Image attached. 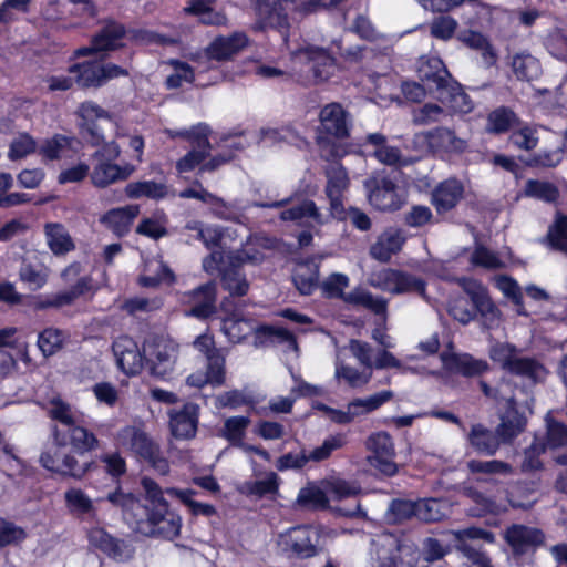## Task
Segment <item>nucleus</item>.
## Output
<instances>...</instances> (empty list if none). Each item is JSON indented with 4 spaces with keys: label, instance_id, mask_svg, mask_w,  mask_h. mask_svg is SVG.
I'll return each mask as SVG.
<instances>
[{
    "label": "nucleus",
    "instance_id": "44",
    "mask_svg": "<svg viewBox=\"0 0 567 567\" xmlns=\"http://www.w3.org/2000/svg\"><path fill=\"white\" fill-rule=\"evenodd\" d=\"M78 114L83 121V128L92 135V142L99 143L102 140V134L95 130L94 122L110 118L109 113L93 102H84L80 105Z\"/></svg>",
    "mask_w": 567,
    "mask_h": 567
},
{
    "label": "nucleus",
    "instance_id": "38",
    "mask_svg": "<svg viewBox=\"0 0 567 567\" xmlns=\"http://www.w3.org/2000/svg\"><path fill=\"white\" fill-rule=\"evenodd\" d=\"M330 498L323 486V480L320 482H310L300 488L297 496V504L310 509H326L329 507Z\"/></svg>",
    "mask_w": 567,
    "mask_h": 567
},
{
    "label": "nucleus",
    "instance_id": "35",
    "mask_svg": "<svg viewBox=\"0 0 567 567\" xmlns=\"http://www.w3.org/2000/svg\"><path fill=\"white\" fill-rule=\"evenodd\" d=\"M543 539L544 536L540 530L523 525H514L506 532L507 543L519 554L526 553L542 544Z\"/></svg>",
    "mask_w": 567,
    "mask_h": 567
},
{
    "label": "nucleus",
    "instance_id": "4",
    "mask_svg": "<svg viewBox=\"0 0 567 567\" xmlns=\"http://www.w3.org/2000/svg\"><path fill=\"white\" fill-rule=\"evenodd\" d=\"M115 444L124 452L147 462L159 474L169 471L167 460L161 454L158 445L137 425H125L115 435Z\"/></svg>",
    "mask_w": 567,
    "mask_h": 567
},
{
    "label": "nucleus",
    "instance_id": "29",
    "mask_svg": "<svg viewBox=\"0 0 567 567\" xmlns=\"http://www.w3.org/2000/svg\"><path fill=\"white\" fill-rule=\"evenodd\" d=\"M216 288L214 284H206L187 295L186 303L190 306L188 316L199 319L209 317L215 311Z\"/></svg>",
    "mask_w": 567,
    "mask_h": 567
},
{
    "label": "nucleus",
    "instance_id": "49",
    "mask_svg": "<svg viewBox=\"0 0 567 567\" xmlns=\"http://www.w3.org/2000/svg\"><path fill=\"white\" fill-rule=\"evenodd\" d=\"M512 69L520 80H534L540 74V65L537 59L528 53H518L513 56Z\"/></svg>",
    "mask_w": 567,
    "mask_h": 567
},
{
    "label": "nucleus",
    "instance_id": "30",
    "mask_svg": "<svg viewBox=\"0 0 567 567\" xmlns=\"http://www.w3.org/2000/svg\"><path fill=\"white\" fill-rule=\"evenodd\" d=\"M124 35V29L116 23H109L102 31L93 38L90 47H83L75 51L76 56H83L93 52L115 50Z\"/></svg>",
    "mask_w": 567,
    "mask_h": 567
},
{
    "label": "nucleus",
    "instance_id": "16",
    "mask_svg": "<svg viewBox=\"0 0 567 567\" xmlns=\"http://www.w3.org/2000/svg\"><path fill=\"white\" fill-rule=\"evenodd\" d=\"M369 202L380 210L399 209L404 202L403 192L389 178L367 183Z\"/></svg>",
    "mask_w": 567,
    "mask_h": 567
},
{
    "label": "nucleus",
    "instance_id": "18",
    "mask_svg": "<svg viewBox=\"0 0 567 567\" xmlns=\"http://www.w3.org/2000/svg\"><path fill=\"white\" fill-rule=\"evenodd\" d=\"M113 353L117 367L126 375L140 373L145 364L144 350L141 351L137 343L127 336H121L113 342Z\"/></svg>",
    "mask_w": 567,
    "mask_h": 567
},
{
    "label": "nucleus",
    "instance_id": "34",
    "mask_svg": "<svg viewBox=\"0 0 567 567\" xmlns=\"http://www.w3.org/2000/svg\"><path fill=\"white\" fill-rule=\"evenodd\" d=\"M43 231L47 245L54 256H64L75 249V243L64 225L48 223Z\"/></svg>",
    "mask_w": 567,
    "mask_h": 567
},
{
    "label": "nucleus",
    "instance_id": "59",
    "mask_svg": "<svg viewBox=\"0 0 567 567\" xmlns=\"http://www.w3.org/2000/svg\"><path fill=\"white\" fill-rule=\"evenodd\" d=\"M49 415L64 425H73L80 421V414L60 398H53L49 403Z\"/></svg>",
    "mask_w": 567,
    "mask_h": 567
},
{
    "label": "nucleus",
    "instance_id": "33",
    "mask_svg": "<svg viewBox=\"0 0 567 567\" xmlns=\"http://www.w3.org/2000/svg\"><path fill=\"white\" fill-rule=\"evenodd\" d=\"M463 185L457 179H446L442 182L432 194V204L437 213H445L460 202L463 196Z\"/></svg>",
    "mask_w": 567,
    "mask_h": 567
},
{
    "label": "nucleus",
    "instance_id": "21",
    "mask_svg": "<svg viewBox=\"0 0 567 567\" xmlns=\"http://www.w3.org/2000/svg\"><path fill=\"white\" fill-rule=\"evenodd\" d=\"M447 535L453 536L456 540L460 542L457 549L464 554V556L468 559V561H471L473 566L492 567L489 558L484 553L467 546L465 543L466 539H484L488 543H493L494 536L492 533L481 528L470 527L457 532H451Z\"/></svg>",
    "mask_w": 567,
    "mask_h": 567
},
{
    "label": "nucleus",
    "instance_id": "8",
    "mask_svg": "<svg viewBox=\"0 0 567 567\" xmlns=\"http://www.w3.org/2000/svg\"><path fill=\"white\" fill-rule=\"evenodd\" d=\"M178 355V346L171 339L155 337L144 342V359L150 373L159 379L172 374Z\"/></svg>",
    "mask_w": 567,
    "mask_h": 567
},
{
    "label": "nucleus",
    "instance_id": "28",
    "mask_svg": "<svg viewBox=\"0 0 567 567\" xmlns=\"http://www.w3.org/2000/svg\"><path fill=\"white\" fill-rule=\"evenodd\" d=\"M175 275L159 256L144 259L143 270L140 276V284L143 287H157L158 285H172Z\"/></svg>",
    "mask_w": 567,
    "mask_h": 567
},
{
    "label": "nucleus",
    "instance_id": "15",
    "mask_svg": "<svg viewBox=\"0 0 567 567\" xmlns=\"http://www.w3.org/2000/svg\"><path fill=\"white\" fill-rule=\"evenodd\" d=\"M40 463L48 471L63 476L80 478L85 472L74 456L65 452V446L55 443L54 439L53 444L41 454Z\"/></svg>",
    "mask_w": 567,
    "mask_h": 567
},
{
    "label": "nucleus",
    "instance_id": "37",
    "mask_svg": "<svg viewBox=\"0 0 567 567\" xmlns=\"http://www.w3.org/2000/svg\"><path fill=\"white\" fill-rule=\"evenodd\" d=\"M269 247V240L265 237L252 236L247 239L240 250L229 251L226 254V259L230 264L235 260L237 264L252 262L257 264L265 257L262 249Z\"/></svg>",
    "mask_w": 567,
    "mask_h": 567
},
{
    "label": "nucleus",
    "instance_id": "17",
    "mask_svg": "<svg viewBox=\"0 0 567 567\" xmlns=\"http://www.w3.org/2000/svg\"><path fill=\"white\" fill-rule=\"evenodd\" d=\"M291 60L295 63H309L317 81L328 80L337 66L333 58L323 49L318 47H306L291 52Z\"/></svg>",
    "mask_w": 567,
    "mask_h": 567
},
{
    "label": "nucleus",
    "instance_id": "6",
    "mask_svg": "<svg viewBox=\"0 0 567 567\" xmlns=\"http://www.w3.org/2000/svg\"><path fill=\"white\" fill-rule=\"evenodd\" d=\"M348 286V276L334 272L322 281L321 289L327 297L342 298L348 303L362 306L374 313L386 312V301L384 299L374 297L371 292L363 289H354L349 293H344V289Z\"/></svg>",
    "mask_w": 567,
    "mask_h": 567
},
{
    "label": "nucleus",
    "instance_id": "57",
    "mask_svg": "<svg viewBox=\"0 0 567 567\" xmlns=\"http://www.w3.org/2000/svg\"><path fill=\"white\" fill-rule=\"evenodd\" d=\"M452 530H450L451 533ZM449 532L443 533V537L445 540L441 542L436 538L429 537L423 542V556L427 561H435L444 557L451 549L450 542H456V546L460 545V542L456 540L453 536L447 535Z\"/></svg>",
    "mask_w": 567,
    "mask_h": 567
},
{
    "label": "nucleus",
    "instance_id": "47",
    "mask_svg": "<svg viewBox=\"0 0 567 567\" xmlns=\"http://www.w3.org/2000/svg\"><path fill=\"white\" fill-rule=\"evenodd\" d=\"M367 142L374 147L373 155L386 165L401 164L400 151L386 144V138L380 133L369 134Z\"/></svg>",
    "mask_w": 567,
    "mask_h": 567
},
{
    "label": "nucleus",
    "instance_id": "27",
    "mask_svg": "<svg viewBox=\"0 0 567 567\" xmlns=\"http://www.w3.org/2000/svg\"><path fill=\"white\" fill-rule=\"evenodd\" d=\"M140 213L137 205H127L113 208L100 217V223L110 229L114 235L125 236Z\"/></svg>",
    "mask_w": 567,
    "mask_h": 567
},
{
    "label": "nucleus",
    "instance_id": "31",
    "mask_svg": "<svg viewBox=\"0 0 567 567\" xmlns=\"http://www.w3.org/2000/svg\"><path fill=\"white\" fill-rule=\"evenodd\" d=\"M403 243L404 237L399 229H385L370 247V255L381 262H386L392 255L401 250Z\"/></svg>",
    "mask_w": 567,
    "mask_h": 567
},
{
    "label": "nucleus",
    "instance_id": "63",
    "mask_svg": "<svg viewBox=\"0 0 567 567\" xmlns=\"http://www.w3.org/2000/svg\"><path fill=\"white\" fill-rule=\"evenodd\" d=\"M136 231L152 239H158L166 235V218L164 215L143 218Z\"/></svg>",
    "mask_w": 567,
    "mask_h": 567
},
{
    "label": "nucleus",
    "instance_id": "50",
    "mask_svg": "<svg viewBox=\"0 0 567 567\" xmlns=\"http://www.w3.org/2000/svg\"><path fill=\"white\" fill-rule=\"evenodd\" d=\"M125 193L130 198L148 197L158 199L166 195V187L164 184L153 181L134 182L126 185Z\"/></svg>",
    "mask_w": 567,
    "mask_h": 567
},
{
    "label": "nucleus",
    "instance_id": "51",
    "mask_svg": "<svg viewBox=\"0 0 567 567\" xmlns=\"http://www.w3.org/2000/svg\"><path fill=\"white\" fill-rule=\"evenodd\" d=\"M65 506L75 515L94 514L93 501L80 488H70L64 494Z\"/></svg>",
    "mask_w": 567,
    "mask_h": 567
},
{
    "label": "nucleus",
    "instance_id": "62",
    "mask_svg": "<svg viewBox=\"0 0 567 567\" xmlns=\"http://www.w3.org/2000/svg\"><path fill=\"white\" fill-rule=\"evenodd\" d=\"M27 538V532L3 517H0V547L18 545Z\"/></svg>",
    "mask_w": 567,
    "mask_h": 567
},
{
    "label": "nucleus",
    "instance_id": "56",
    "mask_svg": "<svg viewBox=\"0 0 567 567\" xmlns=\"http://www.w3.org/2000/svg\"><path fill=\"white\" fill-rule=\"evenodd\" d=\"M447 512L446 503L437 498L420 499L416 502V517L424 522L442 519Z\"/></svg>",
    "mask_w": 567,
    "mask_h": 567
},
{
    "label": "nucleus",
    "instance_id": "23",
    "mask_svg": "<svg viewBox=\"0 0 567 567\" xmlns=\"http://www.w3.org/2000/svg\"><path fill=\"white\" fill-rule=\"evenodd\" d=\"M441 360L444 369L452 373H460L464 377H475L484 373L488 364L484 360L475 359L470 354H456L443 352Z\"/></svg>",
    "mask_w": 567,
    "mask_h": 567
},
{
    "label": "nucleus",
    "instance_id": "25",
    "mask_svg": "<svg viewBox=\"0 0 567 567\" xmlns=\"http://www.w3.org/2000/svg\"><path fill=\"white\" fill-rule=\"evenodd\" d=\"M178 196L181 198H195L208 204L213 213L223 219H235L238 213L234 205L225 203L221 198L216 197L206 190L199 183L195 186L182 190Z\"/></svg>",
    "mask_w": 567,
    "mask_h": 567
},
{
    "label": "nucleus",
    "instance_id": "2",
    "mask_svg": "<svg viewBox=\"0 0 567 567\" xmlns=\"http://www.w3.org/2000/svg\"><path fill=\"white\" fill-rule=\"evenodd\" d=\"M326 195L330 202V213L323 214L312 200H303L281 212V219L295 221L300 226L318 228L327 224L330 218L344 220L346 208L342 203L343 193L348 189L349 177L347 171L340 165H332L327 169Z\"/></svg>",
    "mask_w": 567,
    "mask_h": 567
},
{
    "label": "nucleus",
    "instance_id": "22",
    "mask_svg": "<svg viewBox=\"0 0 567 567\" xmlns=\"http://www.w3.org/2000/svg\"><path fill=\"white\" fill-rule=\"evenodd\" d=\"M55 443L60 445L71 446L78 453L90 452L97 447L96 436L83 426L75 424L68 425L66 430L55 427L53 430Z\"/></svg>",
    "mask_w": 567,
    "mask_h": 567
},
{
    "label": "nucleus",
    "instance_id": "58",
    "mask_svg": "<svg viewBox=\"0 0 567 567\" xmlns=\"http://www.w3.org/2000/svg\"><path fill=\"white\" fill-rule=\"evenodd\" d=\"M166 494L177 497L182 503H184L194 515H204L210 516L215 514V508L205 503H199L193 499L195 495V491L193 489H178V488H167L165 491Z\"/></svg>",
    "mask_w": 567,
    "mask_h": 567
},
{
    "label": "nucleus",
    "instance_id": "14",
    "mask_svg": "<svg viewBox=\"0 0 567 567\" xmlns=\"http://www.w3.org/2000/svg\"><path fill=\"white\" fill-rule=\"evenodd\" d=\"M286 0H256L255 11L258 18V28L277 29L288 47V30L290 28L289 19L285 10Z\"/></svg>",
    "mask_w": 567,
    "mask_h": 567
},
{
    "label": "nucleus",
    "instance_id": "13",
    "mask_svg": "<svg viewBox=\"0 0 567 567\" xmlns=\"http://www.w3.org/2000/svg\"><path fill=\"white\" fill-rule=\"evenodd\" d=\"M318 539L319 533L317 529L310 526H297L281 533L278 537V544L285 551L299 557H310L316 554Z\"/></svg>",
    "mask_w": 567,
    "mask_h": 567
},
{
    "label": "nucleus",
    "instance_id": "41",
    "mask_svg": "<svg viewBox=\"0 0 567 567\" xmlns=\"http://www.w3.org/2000/svg\"><path fill=\"white\" fill-rule=\"evenodd\" d=\"M319 267L312 261L300 262L296 266L293 282L302 295H310L318 286Z\"/></svg>",
    "mask_w": 567,
    "mask_h": 567
},
{
    "label": "nucleus",
    "instance_id": "1",
    "mask_svg": "<svg viewBox=\"0 0 567 567\" xmlns=\"http://www.w3.org/2000/svg\"><path fill=\"white\" fill-rule=\"evenodd\" d=\"M145 492L146 505L142 506L132 493L116 489L107 495V501L123 511L125 519L135 524L137 532L173 539L179 535L182 519L168 508L163 489L156 482L144 477L141 482Z\"/></svg>",
    "mask_w": 567,
    "mask_h": 567
},
{
    "label": "nucleus",
    "instance_id": "12",
    "mask_svg": "<svg viewBox=\"0 0 567 567\" xmlns=\"http://www.w3.org/2000/svg\"><path fill=\"white\" fill-rule=\"evenodd\" d=\"M225 257L226 255L224 251L214 250L209 257L204 259L203 268L209 274L219 271L221 274L223 286L230 292V295H246L249 288V284L245 276L237 268L239 264H237L235 260H233V264H230L227 260L230 266V268H227Z\"/></svg>",
    "mask_w": 567,
    "mask_h": 567
},
{
    "label": "nucleus",
    "instance_id": "43",
    "mask_svg": "<svg viewBox=\"0 0 567 567\" xmlns=\"http://www.w3.org/2000/svg\"><path fill=\"white\" fill-rule=\"evenodd\" d=\"M334 368V378L339 382H344L351 388H360L368 384L372 378V371H369L363 368V370H358L349 364H346L343 361L339 359L336 360Z\"/></svg>",
    "mask_w": 567,
    "mask_h": 567
},
{
    "label": "nucleus",
    "instance_id": "11",
    "mask_svg": "<svg viewBox=\"0 0 567 567\" xmlns=\"http://www.w3.org/2000/svg\"><path fill=\"white\" fill-rule=\"evenodd\" d=\"M413 146L422 154L430 152L462 153L467 148V142L450 128L437 127L415 134Z\"/></svg>",
    "mask_w": 567,
    "mask_h": 567
},
{
    "label": "nucleus",
    "instance_id": "7",
    "mask_svg": "<svg viewBox=\"0 0 567 567\" xmlns=\"http://www.w3.org/2000/svg\"><path fill=\"white\" fill-rule=\"evenodd\" d=\"M524 425L525 421L520 416H516L513 421L508 416L503 417L501 425L497 427V434H494L483 425L476 424L471 429L468 441L477 452L493 455L499 447V437L503 441H508L520 433Z\"/></svg>",
    "mask_w": 567,
    "mask_h": 567
},
{
    "label": "nucleus",
    "instance_id": "52",
    "mask_svg": "<svg viewBox=\"0 0 567 567\" xmlns=\"http://www.w3.org/2000/svg\"><path fill=\"white\" fill-rule=\"evenodd\" d=\"M49 277L50 269L45 266L23 264L19 270V279L27 284L32 290L43 288L47 285Z\"/></svg>",
    "mask_w": 567,
    "mask_h": 567
},
{
    "label": "nucleus",
    "instance_id": "42",
    "mask_svg": "<svg viewBox=\"0 0 567 567\" xmlns=\"http://www.w3.org/2000/svg\"><path fill=\"white\" fill-rule=\"evenodd\" d=\"M69 73L74 74L75 81L85 87L102 85V63L89 61L69 66Z\"/></svg>",
    "mask_w": 567,
    "mask_h": 567
},
{
    "label": "nucleus",
    "instance_id": "36",
    "mask_svg": "<svg viewBox=\"0 0 567 567\" xmlns=\"http://www.w3.org/2000/svg\"><path fill=\"white\" fill-rule=\"evenodd\" d=\"M437 97L451 113L467 114L473 110L468 95L452 80L439 92Z\"/></svg>",
    "mask_w": 567,
    "mask_h": 567
},
{
    "label": "nucleus",
    "instance_id": "10",
    "mask_svg": "<svg viewBox=\"0 0 567 567\" xmlns=\"http://www.w3.org/2000/svg\"><path fill=\"white\" fill-rule=\"evenodd\" d=\"M369 284L394 295L415 292L425 297V285L420 278L396 269L385 268L373 272Z\"/></svg>",
    "mask_w": 567,
    "mask_h": 567
},
{
    "label": "nucleus",
    "instance_id": "40",
    "mask_svg": "<svg viewBox=\"0 0 567 567\" xmlns=\"http://www.w3.org/2000/svg\"><path fill=\"white\" fill-rule=\"evenodd\" d=\"M457 39L467 48L480 52L483 62L487 66H492L496 63L497 55L487 38L481 32L464 30L457 34Z\"/></svg>",
    "mask_w": 567,
    "mask_h": 567
},
{
    "label": "nucleus",
    "instance_id": "53",
    "mask_svg": "<svg viewBox=\"0 0 567 567\" xmlns=\"http://www.w3.org/2000/svg\"><path fill=\"white\" fill-rule=\"evenodd\" d=\"M65 342V333L56 328H47L38 337V347L44 357L59 352Z\"/></svg>",
    "mask_w": 567,
    "mask_h": 567
},
{
    "label": "nucleus",
    "instance_id": "20",
    "mask_svg": "<svg viewBox=\"0 0 567 567\" xmlns=\"http://www.w3.org/2000/svg\"><path fill=\"white\" fill-rule=\"evenodd\" d=\"M248 45V37L244 32L215 38L205 49L209 60L229 61Z\"/></svg>",
    "mask_w": 567,
    "mask_h": 567
},
{
    "label": "nucleus",
    "instance_id": "24",
    "mask_svg": "<svg viewBox=\"0 0 567 567\" xmlns=\"http://www.w3.org/2000/svg\"><path fill=\"white\" fill-rule=\"evenodd\" d=\"M87 538L93 547L102 550L114 559L124 560L132 555V549L128 545L113 538L101 527L91 528L87 533Z\"/></svg>",
    "mask_w": 567,
    "mask_h": 567
},
{
    "label": "nucleus",
    "instance_id": "39",
    "mask_svg": "<svg viewBox=\"0 0 567 567\" xmlns=\"http://www.w3.org/2000/svg\"><path fill=\"white\" fill-rule=\"evenodd\" d=\"M419 78L423 82L435 84L439 92L450 82V75L443 62L439 58H429L421 60L419 68Z\"/></svg>",
    "mask_w": 567,
    "mask_h": 567
},
{
    "label": "nucleus",
    "instance_id": "9",
    "mask_svg": "<svg viewBox=\"0 0 567 567\" xmlns=\"http://www.w3.org/2000/svg\"><path fill=\"white\" fill-rule=\"evenodd\" d=\"M491 359L499 363L508 371L528 378L533 381H540L546 375V369L537 361L528 358H520L515 347L508 343H496L489 350Z\"/></svg>",
    "mask_w": 567,
    "mask_h": 567
},
{
    "label": "nucleus",
    "instance_id": "19",
    "mask_svg": "<svg viewBox=\"0 0 567 567\" xmlns=\"http://www.w3.org/2000/svg\"><path fill=\"white\" fill-rule=\"evenodd\" d=\"M319 120L322 133L336 138H343L349 135L351 118L339 103H330L323 106Z\"/></svg>",
    "mask_w": 567,
    "mask_h": 567
},
{
    "label": "nucleus",
    "instance_id": "46",
    "mask_svg": "<svg viewBox=\"0 0 567 567\" xmlns=\"http://www.w3.org/2000/svg\"><path fill=\"white\" fill-rule=\"evenodd\" d=\"M255 324L244 318L237 316H229L223 320L221 330L228 340L233 343L244 341L248 336L255 331Z\"/></svg>",
    "mask_w": 567,
    "mask_h": 567
},
{
    "label": "nucleus",
    "instance_id": "26",
    "mask_svg": "<svg viewBox=\"0 0 567 567\" xmlns=\"http://www.w3.org/2000/svg\"><path fill=\"white\" fill-rule=\"evenodd\" d=\"M255 480L247 481L241 484L239 491L248 496L264 497L267 495H276L279 491L280 477L275 472L261 473L251 462Z\"/></svg>",
    "mask_w": 567,
    "mask_h": 567
},
{
    "label": "nucleus",
    "instance_id": "54",
    "mask_svg": "<svg viewBox=\"0 0 567 567\" xmlns=\"http://www.w3.org/2000/svg\"><path fill=\"white\" fill-rule=\"evenodd\" d=\"M323 486L332 499L341 501L360 493L361 487L354 482H349L340 477H328L323 480Z\"/></svg>",
    "mask_w": 567,
    "mask_h": 567
},
{
    "label": "nucleus",
    "instance_id": "64",
    "mask_svg": "<svg viewBox=\"0 0 567 567\" xmlns=\"http://www.w3.org/2000/svg\"><path fill=\"white\" fill-rule=\"evenodd\" d=\"M548 52L558 60L567 62V30H555L546 40Z\"/></svg>",
    "mask_w": 567,
    "mask_h": 567
},
{
    "label": "nucleus",
    "instance_id": "5",
    "mask_svg": "<svg viewBox=\"0 0 567 567\" xmlns=\"http://www.w3.org/2000/svg\"><path fill=\"white\" fill-rule=\"evenodd\" d=\"M121 148L115 142L102 145L94 153V165L91 182L95 187L104 188L114 183L127 179L135 167L131 164L118 165L114 161L120 156Z\"/></svg>",
    "mask_w": 567,
    "mask_h": 567
},
{
    "label": "nucleus",
    "instance_id": "48",
    "mask_svg": "<svg viewBox=\"0 0 567 567\" xmlns=\"http://www.w3.org/2000/svg\"><path fill=\"white\" fill-rule=\"evenodd\" d=\"M393 398V392L389 390H384L367 398H359L351 401L349 404L351 406L352 412L355 417L368 414L372 411H375L384 403L390 401Z\"/></svg>",
    "mask_w": 567,
    "mask_h": 567
},
{
    "label": "nucleus",
    "instance_id": "55",
    "mask_svg": "<svg viewBox=\"0 0 567 567\" xmlns=\"http://www.w3.org/2000/svg\"><path fill=\"white\" fill-rule=\"evenodd\" d=\"M185 10L197 16L205 24L221 25L227 20L221 12L213 9L208 0H194Z\"/></svg>",
    "mask_w": 567,
    "mask_h": 567
},
{
    "label": "nucleus",
    "instance_id": "45",
    "mask_svg": "<svg viewBox=\"0 0 567 567\" xmlns=\"http://www.w3.org/2000/svg\"><path fill=\"white\" fill-rule=\"evenodd\" d=\"M250 425V419L244 415L227 417L220 429V436L231 445L240 447L244 444L246 431Z\"/></svg>",
    "mask_w": 567,
    "mask_h": 567
},
{
    "label": "nucleus",
    "instance_id": "3",
    "mask_svg": "<svg viewBox=\"0 0 567 567\" xmlns=\"http://www.w3.org/2000/svg\"><path fill=\"white\" fill-rule=\"evenodd\" d=\"M165 133L169 137L186 138L192 144V148L176 162V171L179 175L195 169H198L199 173L214 172L234 157L233 153L210 155L209 128L205 124H198L184 131L166 130Z\"/></svg>",
    "mask_w": 567,
    "mask_h": 567
},
{
    "label": "nucleus",
    "instance_id": "60",
    "mask_svg": "<svg viewBox=\"0 0 567 567\" xmlns=\"http://www.w3.org/2000/svg\"><path fill=\"white\" fill-rule=\"evenodd\" d=\"M264 332L269 337L270 341L279 347L282 351L298 357V344L296 338L288 330L279 327H267Z\"/></svg>",
    "mask_w": 567,
    "mask_h": 567
},
{
    "label": "nucleus",
    "instance_id": "61",
    "mask_svg": "<svg viewBox=\"0 0 567 567\" xmlns=\"http://www.w3.org/2000/svg\"><path fill=\"white\" fill-rule=\"evenodd\" d=\"M473 266L482 267L485 269H498L505 266L501 256L488 248L477 245L471 256Z\"/></svg>",
    "mask_w": 567,
    "mask_h": 567
},
{
    "label": "nucleus",
    "instance_id": "32",
    "mask_svg": "<svg viewBox=\"0 0 567 567\" xmlns=\"http://www.w3.org/2000/svg\"><path fill=\"white\" fill-rule=\"evenodd\" d=\"M171 430L174 436L189 439L195 435L197 426V405L187 403L178 411H172Z\"/></svg>",
    "mask_w": 567,
    "mask_h": 567
}]
</instances>
